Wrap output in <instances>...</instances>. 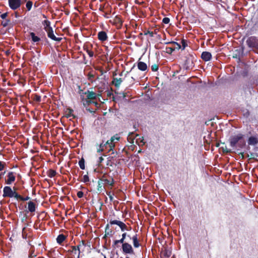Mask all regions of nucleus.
<instances>
[{
    "instance_id": "nucleus-1",
    "label": "nucleus",
    "mask_w": 258,
    "mask_h": 258,
    "mask_svg": "<svg viewBox=\"0 0 258 258\" xmlns=\"http://www.w3.org/2000/svg\"><path fill=\"white\" fill-rule=\"evenodd\" d=\"M95 70H91L87 75L88 80L91 83L94 82L96 80L99 79V76L102 75L104 73H106L110 69L108 66L106 68V71L99 66L94 67Z\"/></svg>"
},
{
    "instance_id": "nucleus-2",
    "label": "nucleus",
    "mask_w": 258,
    "mask_h": 258,
    "mask_svg": "<svg viewBox=\"0 0 258 258\" xmlns=\"http://www.w3.org/2000/svg\"><path fill=\"white\" fill-rule=\"evenodd\" d=\"M243 138L244 135L240 133L230 137L229 139L230 146L232 147L237 146L239 148H242L245 145V142Z\"/></svg>"
},
{
    "instance_id": "nucleus-3",
    "label": "nucleus",
    "mask_w": 258,
    "mask_h": 258,
    "mask_svg": "<svg viewBox=\"0 0 258 258\" xmlns=\"http://www.w3.org/2000/svg\"><path fill=\"white\" fill-rule=\"evenodd\" d=\"M100 178L104 183L105 186H108L110 187V189H112V187L114 186L115 183L114 179L112 176H110L107 173H105Z\"/></svg>"
},
{
    "instance_id": "nucleus-4",
    "label": "nucleus",
    "mask_w": 258,
    "mask_h": 258,
    "mask_svg": "<svg viewBox=\"0 0 258 258\" xmlns=\"http://www.w3.org/2000/svg\"><path fill=\"white\" fill-rule=\"evenodd\" d=\"M16 173L13 171H9L5 178V183L11 185L13 183L16 178Z\"/></svg>"
},
{
    "instance_id": "nucleus-5",
    "label": "nucleus",
    "mask_w": 258,
    "mask_h": 258,
    "mask_svg": "<svg viewBox=\"0 0 258 258\" xmlns=\"http://www.w3.org/2000/svg\"><path fill=\"white\" fill-rule=\"evenodd\" d=\"M122 244V252L125 254H134V250L131 245L127 242H124L121 243Z\"/></svg>"
},
{
    "instance_id": "nucleus-6",
    "label": "nucleus",
    "mask_w": 258,
    "mask_h": 258,
    "mask_svg": "<svg viewBox=\"0 0 258 258\" xmlns=\"http://www.w3.org/2000/svg\"><path fill=\"white\" fill-rule=\"evenodd\" d=\"M248 46L250 47L258 48V38L255 36H251L246 40Z\"/></svg>"
},
{
    "instance_id": "nucleus-7",
    "label": "nucleus",
    "mask_w": 258,
    "mask_h": 258,
    "mask_svg": "<svg viewBox=\"0 0 258 258\" xmlns=\"http://www.w3.org/2000/svg\"><path fill=\"white\" fill-rule=\"evenodd\" d=\"M83 48L84 50L86 51L89 57H92L94 56V49H95L96 48H94L92 44H84Z\"/></svg>"
},
{
    "instance_id": "nucleus-8",
    "label": "nucleus",
    "mask_w": 258,
    "mask_h": 258,
    "mask_svg": "<svg viewBox=\"0 0 258 258\" xmlns=\"http://www.w3.org/2000/svg\"><path fill=\"white\" fill-rule=\"evenodd\" d=\"M45 31L47 32L48 37L51 39L58 42H59L62 40V38L56 37L54 35L53 30L52 27L48 28V29H46Z\"/></svg>"
},
{
    "instance_id": "nucleus-9",
    "label": "nucleus",
    "mask_w": 258,
    "mask_h": 258,
    "mask_svg": "<svg viewBox=\"0 0 258 258\" xmlns=\"http://www.w3.org/2000/svg\"><path fill=\"white\" fill-rule=\"evenodd\" d=\"M85 95H86L87 98L86 100H92L96 99L98 96H101L99 94H97L93 91H90L89 90H87L84 93Z\"/></svg>"
},
{
    "instance_id": "nucleus-10",
    "label": "nucleus",
    "mask_w": 258,
    "mask_h": 258,
    "mask_svg": "<svg viewBox=\"0 0 258 258\" xmlns=\"http://www.w3.org/2000/svg\"><path fill=\"white\" fill-rule=\"evenodd\" d=\"M110 224L111 225H118L121 230L122 231H124V230H125V229H127V226L126 225V224L125 223H124L122 221H119V220H110V222H109Z\"/></svg>"
},
{
    "instance_id": "nucleus-11",
    "label": "nucleus",
    "mask_w": 258,
    "mask_h": 258,
    "mask_svg": "<svg viewBox=\"0 0 258 258\" xmlns=\"http://www.w3.org/2000/svg\"><path fill=\"white\" fill-rule=\"evenodd\" d=\"M110 224L111 225H118L121 230L122 231H124V230H125V229H127V226L126 225V224L125 223H124L122 221H119V220H110V222H109Z\"/></svg>"
},
{
    "instance_id": "nucleus-12",
    "label": "nucleus",
    "mask_w": 258,
    "mask_h": 258,
    "mask_svg": "<svg viewBox=\"0 0 258 258\" xmlns=\"http://www.w3.org/2000/svg\"><path fill=\"white\" fill-rule=\"evenodd\" d=\"M185 58L184 64H192L197 62V56L196 55L188 54Z\"/></svg>"
},
{
    "instance_id": "nucleus-13",
    "label": "nucleus",
    "mask_w": 258,
    "mask_h": 258,
    "mask_svg": "<svg viewBox=\"0 0 258 258\" xmlns=\"http://www.w3.org/2000/svg\"><path fill=\"white\" fill-rule=\"evenodd\" d=\"M13 191V188L12 189L11 186H5L3 189V197L4 198H11V196L12 195Z\"/></svg>"
},
{
    "instance_id": "nucleus-14",
    "label": "nucleus",
    "mask_w": 258,
    "mask_h": 258,
    "mask_svg": "<svg viewBox=\"0 0 258 258\" xmlns=\"http://www.w3.org/2000/svg\"><path fill=\"white\" fill-rule=\"evenodd\" d=\"M249 145L255 146L258 144V134H256L254 136H250L247 140Z\"/></svg>"
},
{
    "instance_id": "nucleus-15",
    "label": "nucleus",
    "mask_w": 258,
    "mask_h": 258,
    "mask_svg": "<svg viewBox=\"0 0 258 258\" xmlns=\"http://www.w3.org/2000/svg\"><path fill=\"white\" fill-rule=\"evenodd\" d=\"M109 144V141H107L105 143H104V141H102V143H100L99 145H97V146H98V148H97V153H101L103 152L105 149H106L108 148V145Z\"/></svg>"
},
{
    "instance_id": "nucleus-16",
    "label": "nucleus",
    "mask_w": 258,
    "mask_h": 258,
    "mask_svg": "<svg viewBox=\"0 0 258 258\" xmlns=\"http://www.w3.org/2000/svg\"><path fill=\"white\" fill-rule=\"evenodd\" d=\"M98 38L101 42L107 40L108 39L107 33L104 31L99 32L98 33Z\"/></svg>"
},
{
    "instance_id": "nucleus-17",
    "label": "nucleus",
    "mask_w": 258,
    "mask_h": 258,
    "mask_svg": "<svg viewBox=\"0 0 258 258\" xmlns=\"http://www.w3.org/2000/svg\"><path fill=\"white\" fill-rule=\"evenodd\" d=\"M97 191L101 193L103 191L105 190V185L104 183L101 181L100 178L99 179L97 182Z\"/></svg>"
},
{
    "instance_id": "nucleus-18",
    "label": "nucleus",
    "mask_w": 258,
    "mask_h": 258,
    "mask_svg": "<svg viewBox=\"0 0 258 258\" xmlns=\"http://www.w3.org/2000/svg\"><path fill=\"white\" fill-rule=\"evenodd\" d=\"M211 57V53L208 51H204L201 54V58L205 61L210 60Z\"/></svg>"
},
{
    "instance_id": "nucleus-19",
    "label": "nucleus",
    "mask_w": 258,
    "mask_h": 258,
    "mask_svg": "<svg viewBox=\"0 0 258 258\" xmlns=\"http://www.w3.org/2000/svg\"><path fill=\"white\" fill-rule=\"evenodd\" d=\"M127 234L126 232H124L122 234V237L119 240H115L113 241V246L117 245L118 243H123L125 242V239L127 236Z\"/></svg>"
},
{
    "instance_id": "nucleus-20",
    "label": "nucleus",
    "mask_w": 258,
    "mask_h": 258,
    "mask_svg": "<svg viewBox=\"0 0 258 258\" xmlns=\"http://www.w3.org/2000/svg\"><path fill=\"white\" fill-rule=\"evenodd\" d=\"M147 69V66H137V68H136V66H133L131 70V72H133L134 71H138L139 70L142 71H145Z\"/></svg>"
},
{
    "instance_id": "nucleus-21",
    "label": "nucleus",
    "mask_w": 258,
    "mask_h": 258,
    "mask_svg": "<svg viewBox=\"0 0 258 258\" xmlns=\"http://www.w3.org/2000/svg\"><path fill=\"white\" fill-rule=\"evenodd\" d=\"M122 82V80L121 78L113 77L112 84L114 85L116 88H119Z\"/></svg>"
},
{
    "instance_id": "nucleus-22",
    "label": "nucleus",
    "mask_w": 258,
    "mask_h": 258,
    "mask_svg": "<svg viewBox=\"0 0 258 258\" xmlns=\"http://www.w3.org/2000/svg\"><path fill=\"white\" fill-rule=\"evenodd\" d=\"M132 239L133 240V245L135 248H138L140 246V244L139 243V240L138 239V235L136 234L134 235Z\"/></svg>"
},
{
    "instance_id": "nucleus-23",
    "label": "nucleus",
    "mask_w": 258,
    "mask_h": 258,
    "mask_svg": "<svg viewBox=\"0 0 258 258\" xmlns=\"http://www.w3.org/2000/svg\"><path fill=\"white\" fill-rule=\"evenodd\" d=\"M28 209L29 212L32 213L36 210V204L30 201L28 203Z\"/></svg>"
},
{
    "instance_id": "nucleus-24",
    "label": "nucleus",
    "mask_w": 258,
    "mask_h": 258,
    "mask_svg": "<svg viewBox=\"0 0 258 258\" xmlns=\"http://www.w3.org/2000/svg\"><path fill=\"white\" fill-rule=\"evenodd\" d=\"M16 189L17 188L16 187H13V191L11 196V198H14L17 200L21 201L22 196L16 191Z\"/></svg>"
},
{
    "instance_id": "nucleus-25",
    "label": "nucleus",
    "mask_w": 258,
    "mask_h": 258,
    "mask_svg": "<svg viewBox=\"0 0 258 258\" xmlns=\"http://www.w3.org/2000/svg\"><path fill=\"white\" fill-rule=\"evenodd\" d=\"M16 189L17 188L16 187H13V191L11 196V198H14L17 200L21 201L22 196L16 191Z\"/></svg>"
},
{
    "instance_id": "nucleus-26",
    "label": "nucleus",
    "mask_w": 258,
    "mask_h": 258,
    "mask_svg": "<svg viewBox=\"0 0 258 258\" xmlns=\"http://www.w3.org/2000/svg\"><path fill=\"white\" fill-rule=\"evenodd\" d=\"M16 189L17 188L16 187H13V191L11 196V198H14L17 200L21 201L22 196L16 191Z\"/></svg>"
},
{
    "instance_id": "nucleus-27",
    "label": "nucleus",
    "mask_w": 258,
    "mask_h": 258,
    "mask_svg": "<svg viewBox=\"0 0 258 258\" xmlns=\"http://www.w3.org/2000/svg\"><path fill=\"white\" fill-rule=\"evenodd\" d=\"M30 35L31 37L32 41L34 43H38L41 40L40 38L36 36L34 32H30Z\"/></svg>"
},
{
    "instance_id": "nucleus-28",
    "label": "nucleus",
    "mask_w": 258,
    "mask_h": 258,
    "mask_svg": "<svg viewBox=\"0 0 258 258\" xmlns=\"http://www.w3.org/2000/svg\"><path fill=\"white\" fill-rule=\"evenodd\" d=\"M66 236L63 234H59L56 238V241L59 244H61L66 239Z\"/></svg>"
},
{
    "instance_id": "nucleus-29",
    "label": "nucleus",
    "mask_w": 258,
    "mask_h": 258,
    "mask_svg": "<svg viewBox=\"0 0 258 258\" xmlns=\"http://www.w3.org/2000/svg\"><path fill=\"white\" fill-rule=\"evenodd\" d=\"M171 254V251L167 249H165L161 252V257L164 256L166 257H169Z\"/></svg>"
},
{
    "instance_id": "nucleus-30",
    "label": "nucleus",
    "mask_w": 258,
    "mask_h": 258,
    "mask_svg": "<svg viewBox=\"0 0 258 258\" xmlns=\"http://www.w3.org/2000/svg\"><path fill=\"white\" fill-rule=\"evenodd\" d=\"M112 231L110 229H109V224H107L105 227V234L104 236V237H106L108 236H111L112 235Z\"/></svg>"
},
{
    "instance_id": "nucleus-31",
    "label": "nucleus",
    "mask_w": 258,
    "mask_h": 258,
    "mask_svg": "<svg viewBox=\"0 0 258 258\" xmlns=\"http://www.w3.org/2000/svg\"><path fill=\"white\" fill-rule=\"evenodd\" d=\"M31 97L36 102H40L41 101V97L40 95L37 94H32Z\"/></svg>"
},
{
    "instance_id": "nucleus-32",
    "label": "nucleus",
    "mask_w": 258,
    "mask_h": 258,
    "mask_svg": "<svg viewBox=\"0 0 258 258\" xmlns=\"http://www.w3.org/2000/svg\"><path fill=\"white\" fill-rule=\"evenodd\" d=\"M47 174L49 177L52 178L56 175V172L55 170L50 169L47 171Z\"/></svg>"
},
{
    "instance_id": "nucleus-33",
    "label": "nucleus",
    "mask_w": 258,
    "mask_h": 258,
    "mask_svg": "<svg viewBox=\"0 0 258 258\" xmlns=\"http://www.w3.org/2000/svg\"><path fill=\"white\" fill-rule=\"evenodd\" d=\"M109 148V149L107 151V153H109L110 152L112 151L111 154H114L113 149L115 147L114 143H111V141L109 142V144L107 146Z\"/></svg>"
},
{
    "instance_id": "nucleus-34",
    "label": "nucleus",
    "mask_w": 258,
    "mask_h": 258,
    "mask_svg": "<svg viewBox=\"0 0 258 258\" xmlns=\"http://www.w3.org/2000/svg\"><path fill=\"white\" fill-rule=\"evenodd\" d=\"M42 24L44 25V30H45L46 29H48V28H50L51 27L50 26V21H49L48 20H44L43 22H42Z\"/></svg>"
},
{
    "instance_id": "nucleus-35",
    "label": "nucleus",
    "mask_w": 258,
    "mask_h": 258,
    "mask_svg": "<svg viewBox=\"0 0 258 258\" xmlns=\"http://www.w3.org/2000/svg\"><path fill=\"white\" fill-rule=\"evenodd\" d=\"M79 165L81 169H85V159L83 158H82L79 161Z\"/></svg>"
},
{
    "instance_id": "nucleus-36",
    "label": "nucleus",
    "mask_w": 258,
    "mask_h": 258,
    "mask_svg": "<svg viewBox=\"0 0 258 258\" xmlns=\"http://www.w3.org/2000/svg\"><path fill=\"white\" fill-rule=\"evenodd\" d=\"M67 110L68 111V113L66 114V117L69 118L71 116H73L74 118H76V116L72 114L74 110L72 108H69Z\"/></svg>"
},
{
    "instance_id": "nucleus-37",
    "label": "nucleus",
    "mask_w": 258,
    "mask_h": 258,
    "mask_svg": "<svg viewBox=\"0 0 258 258\" xmlns=\"http://www.w3.org/2000/svg\"><path fill=\"white\" fill-rule=\"evenodd\" d=\"M106 194L109 197L110 201L111 202H112L113 201V196L114 195V194L112 193L111 191H106Z\"/></svg>"
},
{
    "instance_id": "nucleus-38",
    "label": "nucleus",
    "mask_w": 258,
    "mask_h": 258,
    "mask_svg": "<svg viewBox=\"0 0 258 258\" xmlns=\"http://www.w3.org/2000/svg\"><path fill=\"white\" fill-rule=\"evenodd\" d=\"M33 3L31 1H28L27 2L26 7L28 11H30L32 7Z\"/></svg>"
},
{
    "instance_id": "nucleus-39",
    "label": "nucleus",
    "mask_w": 258,
    "mask_h": 258,
    "mask_svg": "<svg viewBox=\"0 0 258 258\" xmlns=\"http://www.w3.org/2000/svg\"><path fill=\"white\" fill-rule=\"evenodd\" d=\"M6 166V163L5 162L0 161V172L5 169Z\"/></svg>"
},
{
    "instance_id": "nucleus-40",
    "label": "nucleus",
    "mask_w": 258,
    "mask_h": 258,
    "mask_svg": "<svg viewBox=\"0 0 258 258\" xmlns=\"http://www.w3.org/2000/svg\"><path fill=\"white\" fill-rule=\"evenodd\" d=\"M119 138H120L119 137H118L116 136H113L111 138V139L110 140H107V141H109V142H110V141H111V143H114V141L115 140L119 141Z\"/></svg>"
},
{
    "instance_id": "nucleus-41",
    "label": "nucleus",
    "mask_w": 258,
    "mask_h": 258,
    "mask_svg": "<svg viewBox=\"0 0 258 258\" xmlns=\"http://www.w3.org/2000/svg\"><path fill=\"white\" fill-rule=\"evenodd\" d=\"M10 22V19H6L5 21H3L2 22V25H3V27H6L9 25Z\"/></svg>"
},
{
    "instance_id": "nucleus-42",
    "label": "nucleus",
    "mask_w": 258,
    "mask_h": 258,
    "mask_svg": "<svg viewBox=\"0 0 258 258\" xmlns=\"http://www.w3.org/2000/svg\"><path fill=\"white\" fill-rule=\"evenodd\" d=\"M21 69H19V68L16 69L15 70V71H14V74L15 75L21 76Z\"/></svg>"
},
{
    "instance_id": "nucleus-43",
    "label": "nucleus",
    "mask_w": 258,
    "mask_h": 258,
    "mask_svg": "<svg viewBox=\"0 0 258 258\" xmlns=\"http://www.w3.org/2000/svg\"><path fill=\"white\" fill-rule=\"evenodd\" d=\"M82 181L87 183L89 181V177L88 175H85L83 177Z\"/></svg>"
},
{
    "instance_id": "nucleus-44",
    "label": "nucleus",
    "mask_w": 258,
    "mask_h": 258,
    "mask_svg": "<svg viewBox=\"0 0 258 258\" xmlns=\"http://www.w3.org/2000/svg\"><path fill=\"white\" fill-rule=\"evenodd\" d=\"M221 148L222 149V150L224 153H229L231 152V150L230 149H228L226 146H225L224 147H221Z\"/></svg>"
},
{
    "instance_id": "nucleus-45",
    "label": "nucleus",
    "mask_w": 258,
    "mask_h": 258,
    "mask_svg": "<svg viewBox=\"0 0 258 258\" xmlns=\"http://www.w3.org/2000/svg\"><path fill=\"white\" fill-rule=\"evenodd\" d=\"M181 44H182V49H184L186 47V46H187V45L186 41L184 39H182Z\"/></svg>"
},
{
    "instance_id": "nucleus-46",
    "label": "nucleus",
    "mask_w": 258,
    "mask_h": 258,
    "mask_svg": "<svg viewBox=\"0 0 258 258\" xmlns=\"http://www.w3.org/2000/svg\"><path fill=\"white\" fill-rule=\"evenodd\" d=\"M170 22V19L168 17H165L162 20V22L164 23V24H168Z\"/></svg>"
},
{
    "instance_id": "nucleus-47",
    "label": "nucleus",
    "mask_w": 258,
    "mask_h": 258,
    "mask_svg": "<svg viewBox=\"0 0 258 258\" xmlns=\"http://www.w3.org/2000/svg\"><path fill=\"white\" fill-rule=\"evenodd\" d=\"M145 35L149 34L151 37H153L154 36V33L153 32L148 30L144 33Z\"/></svg>"
},
{
    "instance_id": "nucleus-48",
    "label": "nucleus",
    "mask_w": 258,
    "mask_h": 258,
    "mask_svg": "<svg viewBox=\"0 0 258 258\" xmlns=\"http://www.w3.org/2000/svg\"><path fill=\"white\" fill-rule=\"evenodd\" d=\"M159 66H151V70L153 72L157 71L159 69Z\"/></svg>"
},
{
    "instance_id": "nucleus-49",
    "label": "nucleus",
    "mask_w": 258,
    "mask_h": 258,
    "mask_svg": "<svg viewBox=\"0 0 258 258\" xmlns=\"http://www.w3.org/2000/svg\"><path fill=\"white\" fill-rule=\"evenodd\" d=\"M168 43H172V44H173L176 45L177 46L176 48L178 49H180L181 47V45L176 42L171 41V42H169Z\"/></svg>"
},
{
    "instance_id": "nucleus-50",
    "label": "nucleus",
    "mask_w": 258,
    "mask_h": 258,
    "mask_svg": "<svg viewBox=\"0 0 258 258\" xmlns=\"http://www.w3.org/2000/svg\"><path fill=\"white\" fill-rule=\"evenodd\" d=\"M78 197L79 198H81L83 197L84 196V192L82 191H79L78 192H77V194Z\"/></svg>"
},
{
    "instance_id": "nucleus-51",
    "label": "nucleus",
    "mask_w": 258,
    "mask_h": 258,
    "mask_svg": "<svg viewBox=\"0 0 258 258\" xmlns=\"http://www.w3.org/2000/svg\"><path fill=\"white\" fill-rule=\"evenodd\" d=\"M104 161V158L101 156L99 158L98 160L97 161L98 164L99 166L100 165V164Z\"/></svg>"
},
{
    "instance_id": "nucleus-52",
    "label": "nucleus",
    "mask_w": 258,
    "mask_h": 258,
    "mask_svg": "<svg viewBox=\"0 0 258 258\" xmlns=\"http://www.w3.org/2000/svg\"><path fill=\"white\" fill-rule=\"evenodd\" d=\"M86 102L88 104H90L91 103H94V104L97 106L98 103L97 102H94V101H90V100H86Z\"/></svg>"
},
{
    "instance_id": "nucleus-53",
    "label": "nucleus",
    "mask_w": 258,
    "mask_h": 258,
    "mask_svg": "<svg viewBox=\"0 0 258 258\" xmlns=\"http://www.w3.org/2000/svg\"><path fill=\"white\" fill-rule=\"evenodd\" d=\"M167 52L169 53H172L173 52V51L174 50V49L173 48H171V47L167 48Z\"/></svg>"
},
{
    "instance_id": "nucleus-54",
    "label": "nucleus",
    "mask_w": 258,
    "mask_h": 258,
    "mask_svg": "<svg viewBox=\"0 0 258 258\" xmlns=\"http://www.w3.org/2000/svg\"><path fill=\"white\" fill-rule=\"evenodd\" d=\"M7 16H8V13H3V14H2L1 15V17L2 19H5L7 17Z\"/></svg>"
},
{
    "instance_id": "nucleus-55",
    "label": "nucleus",
    "mask_w": 258,
    "mask_h": 258,
    "mask_svg": "<svg viewBox=\"0 0 258 258\" xmlns=\"http://www.w3.org/2000/svg\"><path fill=\"white\" fill-rule=\"evenodd\" d=\"M29 199H30V198L28 196H27L25 198H24L22 196V199H21V201H28L29 200Z\"/></svg>"
},
{
    "instance_id": "nucleus-56",
    "label": "nucleus",
    "mask_w": 258,
    "mask_h": 258,
    "mask_svg": "<svg viewBox=\"0 0 258 258\" xmlns=\"http://www.w3.org/2000/svg\"><path fill=\"white\" fill-rule=\"evenodd\" d=\"M72 252H74L75 253H76V252L77 251V247L76 246H72Z\"/></svg>"
},
{
    "instance_id": "nucleus-57",
    "label": "nucleus",
    "mask_w": 258,
    "mask_h": 258,
    "mask_svg": "<svg viewBox=\"0 0 258 258\" xmlns=\"http://www.w3.org/2000/svg\"><path fill=\"white\" fill-rule=\"evenodd\" d=\"M81 246V244H80L79 245H78L77 246H76L77 247V251L78 250V255L80 256V246Z\"/></svg>"
},
{
    "instance_id": "nucleus-58",
    "label": "nucleus",
    "mask_w": 258,
    "mask_h": 258,
    "mask_svg": "<svg viewBox=\"0 0 258 258\" xmlns=\"http://www.w3.org/2000/svg\"><path fill=\"white\" fill-rule=\"evenodd\" d=\"M104 9V5H100V7H99V11L103 12Z\"/></svg>"
},
{
    "instance_id": "nucleus-59",
    "label": "nucleus",
    "mask_w": 258,
    "mask_h": 258,
    "mask_svg": "<svg viewBox=\"0 0 258 258\" xmlns=\"http://www.w3.org/2000/svg\"><path fill=\"white\" fill-rule=\"evenodd\" d=\"M6 173V171H5L4 172H2L1 173H0V179H2V176Z\"/></svg>"
},
{
    "instance_id": "nucleus-60",
    "label": "nucleus",
    "mask_w": 258,
    "mask_h": 258,
    "mask_svg": "<svg viewBox=\"0 0 258 258\" xmlns=\"http://www.w3.org/2000/svg\"><path fill=\"white\" fill-rule=\"evenodd\" d=\"M183 66V69H185V70H188L189 69V67L188 66Z\"/></svg>"
},
{
    "instance_id": "nucleus-61",
    "label": "nucleus",
    "mask_w": 258,
    "mask_h": 258,
    "mask_svg": "<svg viewBox=\"0 0 258 258\" xmlns=\"http://www.w3.org/2000/svg\"><path fill=\"white\" fill-rule=\"evenodd\" d=\"M254 154L253 153H251V155H250L251 158H250V159H253L255 160V158H254Z\"/></svg>"
},
{
    "instance_id": "nucleus-62",
    "label": "nucleus",
    "mask_w": 258,
    "mask_h": 258,
    "mask_svg": "<svg viewBox=\"0 0 258 258\" xmlns=\"http://www.w3.org/2000/svg\"><path fill=\"white\" fill-rule=\"evenodd\" d=\"M138 64H146L145 62L142 61H139Z\"/></svg>"
},
{
    "instance_id": "nucleus-63",
    "label": "nucleus",
    "mask_w": 258,
    "mask_h": 258,
    "mask_svg": "<svg viewBox=\"0 0 258 258\" xmlns=\"http://www.w3.org/2000/svg\"><path fill=\"white\" fill-rule=\"evenodd\" d=\"M239 154L241 155L242 158H244V153L243 152L239 153Z\"/></svg>"
},
{
    "instance_id": "nucleus-64",
    "label": "nucleus",
    "mask_w": 258,
    "mask_h": 258,
    "mask_svg": "<svg viewBox=\"0 0 258 258\" xmlns=\"http://www.w3.org/2000/svg\"><path fill=\"white\" fill-rule=\"evenodd\" d=\"M132 229V227L131 226L127 227V229H125V230H131Z\"/></svg>"
}]
</instances>
